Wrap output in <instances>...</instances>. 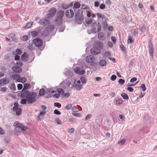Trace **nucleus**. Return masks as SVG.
<instances>
[{"mask_svg":"<svg viewBox=\"0 0 157 157\" xmlns=\"http://www.w3.org/2000/svg\"><path fill=\"white\" fill-rule=\"evenodd\" d=\"M64 12L63 11L60 10L57 13V17L63 18V17L64 16Z\"/></svg>","mask_w":157,"mask_h":157,"instance_id":"f3484780","label":"nucleus"},{"mask_svg":"<svg viewBox=\"0 0 157 157\" xmlns=\"http://www.w3.org/2000/svg\"><path fill=\"white\" fill-rule=\"evenodd\" d=\"M133 37L131 36H129L128 37L127 43L128 44L132 43L133 42Z\"/></svg>","mask_w":157,"mask_h":157,"instance_id":"4be33fe9","label":"nucleus"},{"mask_svg":"<svg viewBox=\"0 0 157 157\" xmlns=\"http://www.w3.org/2000/svg\"><path fill=\"white\" fill-rule=\"evenodd\" d=\"M22 60L23 61H26L28 59V56L27 54L24 53L21 57Z\"/></svg>","mask_w":157,"mask_h":157,"instance_id":"aec40b11","label":"nucleus"},{"mask_svg":"<svg viewBox=\"0 0 157 157\" xmlns=\"http://www.w3.org/2000/svg\"><path fill=\"white\" fill-rule=\"evenodd\" d=\"M82 9L84 10H88L90 9L89 6H85L84 4H83L82 5Z\"/></svg>","mask_w":157,"mask_h":157,"instance_id":"c03bdc74","label":"nucleus"},{"mask_svg":"<svg viewBox=\"0 0 157 157\" xmlns=\"http://www.w3.org/2000/svg\"><path fill=\"white\" fill-rule=\"evenodd\" d=\"M50 23V21L49 18L47 17L40 20L39 22V23L40 25L44 26L48 25Z\"/></svg>","mask_w":157,"mask_h":157,"instance_id":"39448f33","label":"nucleus"},{"mask_svg":"<svg viewBox=\"0 0 157 157\" xmlns=\"http://www.w3.org/2000/svg\"><path fill=\"white\" fill-rule=\"evenodd\" d=\"M117 78V76L115 75H112L110 78V79L111 80L114 81Z\"/></svg>","mask_w":157,"mask_h":157,"instance_id":"603ef678","label":"nucleus"},{"mask_svg":"<svg viewBox=\"0 0 157 157\" xmlns=\"http://www.w3.org/2000/svg\"><path fill=\"white\" fill-rule=\"evenodd\" d=\"M85 21L86 23L88 24H91L92 22V20L91 19H86L85 20Z\"/></svg>","mask_w":157,"mask_h":157,"instance_id":"a19ab883","label":"nucleus"},{"mask_svg":"<svg viewBox=\"0 0 157 157\" xmlns=\"http://www.w3.org/2000/svg\"><path fill=\"white\" fill-rule=\"evenodd\" d=\"M57 91L58 92V93L59 94H62L64 93V91L62 88H59L57 89Z\"/></svg>","mask_w":157,"mask_h":157,"instance_id":"473e14b6","label":"nucleus"},{"mask_svg":"<svg viewBox=\"0 0 157 157\" xmlns=\"http://www.w3.org/2000/svg\"><path fill=\"white\" fill-rule=\"evenodd\" d=\"M80 79L83 84L85 83L86 82V78L83 77H82L80 78Z\"/></svg>","mask_w":157,"mask_h":157,"instance_id":"4c0bfd02","label":"nucleus"},{"mask_svg":"<svg viewBox=\"0 0 157 157\" xmlns=\"http://www.w3.org/2000/svg\"><path fill=\"white\" fill-rule=\"evenodd\" d=\"M74 14V12L72 10H68L66 12L65 15L67 17L71 18L73 16Z\"/></svg>","mask_w":157,"mask_h":157,"instance_id":"1a4fd4ad","label":"nucleus"},{"mask_svg":"<svg viewBox=\"0 0 157 157\" xmlns=\"http://www.w3.org/2000/svg\"><path fill=\"white\" fill-rule=\"evenodd\" d=\"M127 89L130 92H132L133 91L134 89L132 87H128L127 88Z\"/></svg>","mask_w":157,"mask_h":157,"instance_id":"5fc2aeb1","label":"nucleus"},{"mask_svg":"<svg viewBox=\"0 0 157 157\" xmlns=\"http://www.w3.org/2000/svg\"><path fill=\"white\" fill-rule=\"evenodd\" d=\"M30 87V85L28 83H25L24 85V88L23 90H27L29 89Z\"/></svg>","mask_w":157,"mask_h":157,"instance_id":"5701e85b","label":"nucleus"},{"mask_svg":"<svg viewBox=\"0 0 157 157\" xmlns=\"http://www.w3.org/2000/svg\"><path fill=\"white\" fill-rule=\"evenodd\" d=\"M98 36L99 40H103L105 39V36L104 34L102 32H100L98 33Z\"/></svg>","mask_w":157,"mask_h":157,"instance_id":"a211bd4d","label":"nucleus"},{"mask_svg":"<svg viewBox=\"0 0 157 157\" xmlns=\"http://www.w3.org/2000/svg\"><path fill=\"white\" fill-rule=\"evenodd\" d=\"M72 107V105L71 104H69L66 105L65 108H66L68 110L70 109Z\"/></svg>","mask_w":157,"mask_h":157,"instance_id":"680f3d73","label":"nucleus"},{"mask_svg":"<svg viewBox=\"0 0 157 157\" xmlns=\"http://www.w3.org/2000/svg\"><path fill=\"white\" fill-rule=\"evenodd\" d=\"M27 128H15V132L17 135H19L21 132L25 131Z\"/></svg>","mask_w":157,"mask_h":157,"instance_id":"f8f14e48","label":"nucleus"},{"mask_svg":"<svg viewBox=\"0 0 157 157\" xmlns=\"http://www.w3.org/2000/svg\"><path fill=\"white\" fill-rule=\"evenodd\" d=\"M26 100L25 99H22L21 100V103L22 104H25L26 103Z\"/></svg>","mask_w":157,"mask_h":157,"instance_id":"6e6d98bb","label":"nucleus"},{"mask_svg":"<svg viewBox=\"0 0 157 157\" xmlns=\"http://www.w3.org/2000/svg\"><path fill=\"white\" fill-rule=\"evenodd\" d=\"M97 15L99 17H100L102 19H103L105 18V16L104 15H102L101 14L99 13H97Z\"/></svg>","mask_w":157,"mask_h":157,"instance_id":"ea45409f","label":"nucleus"},{"mask_svg":"<svg viewBox=\"0 0 157 157\" xmlns=\"http://www.w3.org/2000/svg\"><path fill=\"white\" fill-rule=\"evenodd\" d=\"M33 24V22H29L28 23L26 26H25V28L26 29H28L30 28L31 26Z\"/></svg>","mask_w":157,"mask_h":157,"instance_id":"f704fd0d","label":"nucleus"},{"mask_svg":"<svg viewBox=\"0 0 157 157\" xmlns=\"http://www.w3.org/2000/svg\"><path fill=\"white\" fill-rule=\"evenodd\" d=\"M92 117V115L90 114L87 115L85 118V120L86 121L90 119Z\"/></svg>","mask_w":157,"mask_h":157,"instance_id":"3c124183","label":"nucleus"},{"mask_svg":"<svg viewBox=\"0 0 157 157\" xmlns=\"http://www.w3.org/2000/svg\"><path fill=\"white\" fill-rule=\"evenodd\" d=\"M54 105L56 107H57L59 108L61 107V104L59 102H55L54 103Z\"/></svg>","mask_w":157,"mask_h":157,"instance_id":"79ce46f5","label":"nucleus"},{"mask_svg":"<svg viewBox=\"0 0 157 157\" xmlns=\"http://www.w3.org/2000/svg\"><path fill=\"white\" fill-rule=\"evenodd\" d=\"M37 95L36 93L29 92L28 90H23L21 93V96L26 98L29 103H31L36 101L35 98Z\"/></svg>","mask_w":157,"mask_h":157,"instance_id":"f257e3e1","label":"nucleus"},{"mask_svg":"<svg viewBox=\"0 0 157 157\" xmlns=\"http://www.w3.org/2000/svg\"><path fill=\"white\" fill-rule=\"evenodd\" d=\"M14 106L13 107V110L16 111V115L17 116L20 115L21 112V109L20 108H19V105L17 102H15L14 103Z\"/></svg>","mask_w":157,"mask_h":157,"instance_id":"7ed1b4c3","label":"nucleus"},{"mask_svg":"<svg viewBox=\"0 0 157 157\" xmlns=\"http://www.w3.org/2000/svg\"><path fill=\"white\" fill-rule=\"evenodd\" d=\"M26 81V79L25 77H20L19 82H25Z\"/></svg>","mask_w":157,"mask_h":157,"instance_id":"c9c22d12","label":"nucleus"},{"mask_svg":"<svg viewBox=\"0 0 157 157\" xmlns=\"http://www.w3.org/2000/svg\"><path fill=\"white\" fill-rule=\"evenodd\" d=\"M10 89L13 91H14L16 90V86L14 83L11 84L10 86Z\"/></svg>","mask_w":157,"mask_h":157,"instance_id":"72a5a7b5","label":"nucleus"},{"mask_svg":"<svg viewBox=\"0 0 157 157\" xmlns=\"http://www.w3.org/2000/svg\"><path fill=\"white\" fill-rule=\"evenodd\" d=\"M140 29L142 32H144L146 30V27L144 25H143L140 28Z\"/></svg>","mask_w":157,"mask_h":157,"instance_id":"bf43d9fd","label":"nucleus"},{"mask_svg":"<svg viewBox=\"0 0 157 157\" xmlns=\"http://www.w3.org/2000/svg\"><path fill=\"white\" fill-rule=\"evenodd\" d=\"M12 70L17 72H21L22 71V70L21 68L18 67L14 66L12 67Z\"/></svg>","mask_w":157,"mask_h":157,"instance_id":"2eb2a0df","label":"nucleus"},{"mask_svg":"<svg viewBox=\"0 0 157 157\" xmlns=\"http://www.w3.org/2000/svg\"><path fill=\"white\" fill-rule=\"evenodd\" d=\"M96 47L99 49H102L103 47V44L102 43L99 41H97L95 44Z\"/></svg>","mask_w":157,"mask_h":157,"instance_id":"dca6fc26","label":"nucleus"},{"mask_svg":"<svg viewBox=\"0 0 157 157\" xmlns=\"http://www.w3.org/2000/svg\"><path fill=\"white\" fill-rule=\"evenodd\" d=\"M11 77L13 79L17 80L18 81L20 76L19 75H13L11 76Z\"/></svg>","mask_w":157,"mask_h":157,"instance_id":"a878e982","label":"nucleus"},{"mask_svg":"<svg viewBox=\"0 0 157 157\" xmlns=\"http://www.w3.org/2000/svg\"><path fill=\"white\" fill-rule=\"evenodd\" d=\"M99 64L101 66H104L106 64V61L104 59L101 60L99 61Z\"/></svg>","mask_w":157,"mask_h":157,"instance_id":"412c9836","label":"nucleus"},{"mask_svg":"<svg viewBox=\"0 0 157 157\" xmlns=\"http://www.w3.org/2000/svg\"><path fill=\"white\" fill-rule=\"evenodd\" d=\"M121 96L124 99H128L129 98L128 95L125 93H122L121 94Z\"/></svg>","mask_w":157,"mask_h":157,"instance_id":"bb28decb","label":"nucleus"},{"mask_svg":"<svg viewBox=\"0 0 157 157\" xmlns=\"http://www.w3.org/2000/svg\"><path fill=\"white\" fill-rule=\"evenodd\" d=\"M2 81H3V86L10 82L9 79L7 78L2 79Z\"/></svg>","mask_w":157,"mask_h":157,"instance_id":"cd10ccee","label":"nucleus"},{"mask_svg":"<svg viewBox=\"0 0 157 157\" xmlns=\"http://www.w3.org/2000/svg\"><path fill=\"white\" fill-rule=\"evenodd\" d=\"M75 20L77 23L81 24L83 22V17L81 15H77L76 16Z\"/></svg>","mask_w":157,"mask_h":157,"instance_id":"6e6552de","label":"nucleus"},{"mask_svg":"<svg viewBox=\"0 0 157 157\" xmlns=\"http://www.w3.org/2000/svg\"><path fill=\"white\" fill-rule=\"evenodd\" d=\"M91 31L92 33H96L100 31L101 29V24L99 22L93 23L91 25Z\"/></svg>","mask_w":157,"mask_h":157,"instance_id":"f03ea898","label":"nucleus"},{"mask_svg":"<svg viewBox=\"0 0 157 157\" xmlns=\"http://www.w3.org/2000/svg\"><path fill=\"white\" fill-rule=\"evenodd\" d=\"M105 8V5L103 4H101L100 6V8L101 9L103 10Z\"/></svg>","mask_w":157,"mask_h":157,"instance_id":"338daca9","label":"nucleus"},{"mask_svg":"<svg viewBox=\"0 0 157 157\" xmlns=\"http://www.w3.org/2000/svg\"><path fill=\"white\" fill-rule=\"evenodd\" d=\"M13 125L14 127H16V128H27L18 121L15 122Z\"/></svg>","mask_w":157,"mask_h":157,"instance_id":"4468645a","label":"nucleus"},{"mask_svg":"<svg viewBox=\"0 0 157 157\" xmlns=\"http://www.w3.org/2000/svg\"><path fill=\"white\" fill-rule=\"evenodd\" d=\"M63 22V18L56 17L55 19V23L56 25L59 26L61 25Z\"/></svg>","mask_w":157,"mask_h":157,"instance_id":"ddd939ff","label":"nucleus"},{"mask_svg":"<svg viewBox=\"0 0 157 157\" xmlns=\"http://www.w3.org/2000/svg\"><path fill=\"white\" fill-rule=\"evenodd\" d=\"M54 113L56 115H60L61 114V113L59 111L57 110V109H55L54 111Z\"/></svg>","mask_w":157,"mask_h":157,"instance_id":"052dcab7","label":"nucleus"},{"mask_svg":"<svg viewBox=\"0 0 157 157\" xmlns=\"http://www.w3.org/2000/svg\"><path fill=\"white\" fill-rule=\"evenodd\" d=\"M72 110L75 112H77L78 111V109L76 106H73L72 108Z\"/></svg>","mask_w":157,"mask_h":157,"instance_id":"864d4df0","label":"nucleus"},{"mask_svg":"<svg viewBox=\"0 0 157 157\" xmlns=\"http://www.w3.org/2000/svg\"><path fill=\"white\" fill-rule=\"evenodd\" d=\"M7 88L6 87H1L0 89V91L2 92H4L7 90Z\"/></svg>","mask_w":157,"mask_h":157,"instance_id":"de8ad7c7","label":"nucleus"},{"mask_svg":"<svg viewBox=\"0 0 157 157\" xmlns=\"http://www.w3.org/2000/svg\"><path fill=\"white\" fill-rule=\"evenodd\" d=\"M141 88L142 89V90L143 91H145L146 89L145 85L144 84H143L141 85Z\"/></svg>","mask_w":157,"mask_h":157,"instance_id":"49530a36","label":"nucleus"},{"mask_svg":"<svg viewBox=\"0 0 157 157\" xmlns=\"http://www.w3.org/2000/svg\"><path fill=\"white\" fill-rule=\"evenodd\" d=\"M54 28V26L53 25H50L49 26H48L46 29L49 31H52Z\"/></svg>","mask_w":157,"mask_h":157,"instance_id":"393cba45","label":"nucleus"},{"mask_svg":"<svg viewBox=\"0 0 157 157\" xmlns=\"http://www.w3.org/2000/svg\"><path fill=\"white\" fill-rule=\"evenodd\" d=\"M38 32L36 31H32L31 33V34L33 37L36 36L38 34Z\"/></svg>","mask_w":157,"mask_h":157,"instance_id":"58836bf2","label":"nucleus"},{"mask_svg":"<svg viewBox=\"0 0 157 157\" xmlns=\"http://www.w3.org/2000/svg\"><path fill=\"white\" fill-rule=\"evenodd\" d=\"M94 57L92 55L87 56L86 58V60L87 63H91L94 61Z\"/></svg>","mask_w":157,"mask_h":157,"instance_id":"9b49d317","label":"nucleus"},{"mask_svg":"<svg viewBox=\"0 0 157 157\" xmlns=\"http://www.w3.org/2000/svg\"><path fill=\"white\" fill-rule=\"evenodd\" d=\"M80 6V3L79 2H77L75 3L74 5V7L76 9L78 8Z\"/></svg>","mask_w":157,"mask_h":157,"instance_id":"e433bc0d","label":"nucleus"},{"mask_svg":"<svg viewBox=\"0 0 157 157\" xmlns=\"http://www.w3.org/2000/svg\"><path fill=\"white\" fill-rule=\"evenodd\" d=\"M111 56V53L109 51L105 52L104 54V56H105L109 58V57Z\"/></svg>","mask_w":157,"mask_h":157,"instance_id":"2f4dec72","label":"nucleus"},{"mask_svg":"<svg viewBox=\"0 0 157 157\" xmlns=\"http://www.w3.org/2000/svg\"><path fill=\"white\" fill-rule=\"evenodd\" d=\"M126 140L124 139H123L117 143L118 144L120 145H122L125 143Z\"/></svg>","mask_w":157,"mask_h":157,"instance_id":"c756f323","label":"nucleus"},{"mask_svg":"<svg viewBox=\"0 0 157 157\" xmlns=\"http://www.w3.org/2000/svg\"><path fill=\"white\" fill-rule=\"evenodd\" d=\"M73 86L78 90H80L82 87V84H73Z\"/></svg>","mask_w":157,"mask_h":157,"instance_id":"6ab92c4d","label":"nucleus"},{"mask_svg":"<svg viewBox=\"0 0 157 157\" xmlns=\"http://www.w3.org/2000/svg\"><path fill=\"white\" fill-rule=\"evenodd\" d=\"M67 73V75H68L71 77L73 75L74 73L72 71H68Z\"/></svg>","mask_w":157,"mask_h":157,"instance_id":"0e129e2a","label":"nucleus"},{"mask_svg":"<svg viewBox=\"0 0 157 157\" xmlns=\"http://www.w3.org/2000/svg\"><path fill=\"white\" fill-rule=\"evenodd\" d=\"M28 39V36L27 35L24 36L21 38V40L23 41L27 40Z\"/></svg>","mask_w":157,"mask_h":157,"instance_id":"37998d69","label":"nucleus"},{"mask_svg":"<svg viewBox=\"0 0 157 157\" xmlns=\"http://www.w3.org/2000/svg\"><path fill=\"white\" fill-rule=\"evenodd\" d=\"M33 42L37 47L40 46L42 44V40L39 38H36L33 40Z\"/></svg>","mask_w":157,"mask_h":157,"instance_id":"0eeeda50","label":"nucleus"},{"mask_svg":"<svg viewBox=\"0 0 157 157\" xmlns=\"http://www.w3.org/2000/svg\"><path fill=\"white\" fill-rule=\"evenodd\" d=\"M60 96L59 94H56L53 95V97L55 98H59Z\"/></svg>","mask_w":157,"mask_h":157,"instance_id":"69168bd1","label":"nucleus"},{"mask_svg":"<svg viewBox=\"0 0 157 157\" xmlns=\"http://www.w3.org/2000/svg\"><path fill=\"white\" fill-rule=\"evenodd\" d=\"M45 93V90L43 89L42 88L41 89L39 92V95L40 96L43 95Z\"/></svg>","mask_w":157,"mask_h":157,"instance_id":"7c9ffc66","label":"nucleus"},{"mask_svg":"<svg viewBox=\"0 0 157 157\" xmlns=\"http://www.w3.org/2000/svg\"><path fill=\"white\" fill-rule=\"evenodd\" d=\"M124 82V80L122 79H120L118 81V82L121 85L123 84Z\"/></svg>","mask_w":157,"mask_h":157,"instance_id":"8fccbe9b","label":"nucleus"},{"mask_svg":"<svg viewBox=\"0 0 157 157\" xmlns=\"http://www.w3.org/2000/svg\"><path fill=\"white\" fill-rule=\"evenodd\" d=\"M82 68L81 71L79 67H76L74 70V72L77 74H79L80 75H83L85 73V71L84 70H83Z\"/></svg>","mask_w":157,"mask_h":157,"instance_id":"9d476101","label":"nucleus"},{"mask_svg":"<svg viewBox=\"0 0 157 157\" xmlns=\"http://www.w3.org/2000/svg\"><path fill=\"white\" fill-rule=\"evenodd\" d=\"M49 34V31L46 29V30H44L42 33V35L44 36H47Z\"/></svg>","mask_w":157,"mask_h":157,"instance_id":"c85d7f7f","label":"nucleus"},{"mask_svg":"<svg viewBox=\"0 0 157 157\" xmlns=\"http://www.w3.org/2000/svg\"><path fill=\"white\" fill-rule=\"evenodd\" d=\"M8 37L11 39L12 40H15V34L14 33H11L10 34L8 35Z\"/></svg>","mask_w":157,"mask_h":157,"instance_id":"b1692460","label":"nucleus"},{"mask_svg":"<svg viewBox=\"0 0 157 157\" xmlns=\"http://www.w3.org/2000/svg\"><path fill=\"white\" fill-rule=\"evenodd\" d=\"M21 50L17 48L16 50V52L17 54H20L21 53Z\"/></svg>","mask_w":157,"mask_h":157,"instance_id":"4d7b16f0","label":"nucleus"},{"mask_svg":"<svg viewBox=\"0 0 157 157\" xmlns=\"http://www.w3.org/2000/svg\"><path fill=\"white\" fill-rule=\"evenodd\" d=\"M101 49L96 47H95L91 48L90 50V52L92 55H96L100 53Z\"/></svg>","mask_w":157,"mask_h":157,"instance_id":"423d86ee","label":"nucleus"},{"mask_svg":"<svg viewBox=\"0 0 157 157\" xmlns=\"http://www.w3.org/2000/svg\"><path fill=\"white\" fill-rule=\"evenodd\" d=\"M57 10L55 8H52L49 10L47 14V17L50 19L54 16Z\"/></svg>","mask_w":157,"mask_h":157,"instance_id":"20e7f679","label":"nucleus"},{"mask_svg":"<svg viewBox=\"0 0 157 157\" xmlns=\"http://www.w3.org/2000/svg\"><path fill=\"white\" fill-rule=\"evenodd\" d=\"M148 47L149 49H153V45L151 41H149L148 43Z\"/></svg>","mask_w":157,"mask_h":157,"instance_id":"09e8293b","label":"nucleus"},{"mask_svg":"<svg viewBox=\"0 0 157 157\" xmlns=\"http://www.w3.org/2000/svg\"><path fill=\"white\" fill-rule=\"evenodd\" d=\"M149 54L151 56L153 57V49H149Z\"/></svg>","mask_w":157,"mask_h":157,"instance_id":"13d9d810","label":"nucleus"},{"mask_svg":"<svg viewBox=\"0 0 157 157\" xmlns=\"http://www.w3.org/2000/svg\"><path fill=\"white\" fill-rule=\"evenodd\" d=\"M46 113V111H43L40 112V113L39 115L38 116V118L40 119V117L43 116Z\"/></svg>","mask_w":157,"mask_h":157,"instance_id":"a18cd8bd","label":"nucleus"},{"mask_svg":"<svg viewBox=\"0 0 157 157\" xmlns=\"http://www.w3.org/2000/svg\"><path fill=\"white\" fill-rule=\"evenodd\" d=\"M17 88L18 90H21L23 87L22 85L21 84H19L17 85Z\"/></svg>","mask_w":157,"mask_h":157,"instance_id":"774afa93","label":"nucleus"},{"mask_svg":"<svg viewBox=\"0 0 157 157\" xmlns=\"http://www.w3.org/2000/svg\"><path fill=\"white\" fill-rule=\"evenodd\" d=\"M116 103L120 105L122 103V100L121 99H119L117 101Z\"/></svg>","mask_w":157,"mask_h":157,"instance_id":"e2e57ef3","label":"nucleus"}]
</instances>
